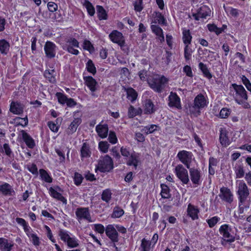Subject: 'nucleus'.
<instances>
[{"instance_id":"obj_1","label":"nucleus","mask_w":251,"mask_h":251,"mask_svg":"<svg viewBox=\"0 0 251 251\" xmlns=\"http://www.w3.org/2000/svg\"><path fill=\"white\" fill-rule=\"evenodd\" d=\"M168 79L164 75H155L148 80L150 87L155 92L161 93L168 83Z\"/></svg>"},{"instance_id":"obj_2","label":"nucleus","mask_w":251,"mask_h":251,"mask_svg":"<svg viewBox=\"0 0 251 251\" xmlns=\"http://www.w3.org/2000/svg\"><path fill=\"white\" fill-rule=\"evenodd\" d=\"M236 230L235 228H232L227 224H224L220 226L219 231L225 241L232 243L237 239Z\"/></svg>"},{"instance_id":"obj_3","label":"nucleus","mask_w":251,"mask_h":251,"mask_svg":"<svg viewBox=\"0 0 251 251\" xmlns=\"http://www.w3.org/2000/svg\"><path fill=\"white\" fill-rule=\"evenodd\" d=\"M206 106L207 101L205 98L200 94L195 97L193 104L189 106V111L191 114L198 116L200 114V110Z\"/></svg>"},{"instance_id":"obj_4","label":"nucleus","mask_w":251,"mask_h":251,"mask_svg":"<svg viewBox=\"0 0 251 251\" xmlns=\"http://www.w3.org/2000/svg\"><path fill=\"white\" fill-rule=\"evenodd\" d=\"M232 86L235 92L233 97L236 102L239 104L244 103L248 100V96L244 87L236 84H233Z\"/></svg>"},{"instance_id":"obj_5","label":"nucleus","mask_w":251,"mask_h":251,"mask_svg":"<svg viewBox=\"0 0 251 251\" xmlns=\"http://www.w3.org/2000/svg\"><path fill=\"white\" fill-rule=\"evenodd\" d=\"M113 168L112 158L108 155L101 157L98 161L96 170H99L101 172H109Z\"/></svg>"},{"instance_id":"obj_6","label":"nucleus","mask_w":251,"mask_h":251,"mask_svg":"<svg viewBox=\"0 0 251 251\" xmlns=\"http://www.w3.org/2000/svg\"><path fill=\"white\" fill-rule=\"evenodd\" d=\"M237 194L241 203H244L250 195L249 189L246 183L243 180H237Z\"/></svg>"},{"instance_id":"obj_7","label":"nucleus","mask_w":251,"mask_h":251,"mask_svg":"<svg viewBox=\"0 0 251 251\" xmlns=\"http://www.w3.org/2000/svg\"><path fill=\"white\" fill-rule=\"evenodd\" d=\"M175 173L183 184H187L188 183L189 178L188 171L182 165H177L175 168Z\"/></svg>"},{"instance_id":"obj_8","label":"nucleus","mask_w":251,"mask_h":251,"mask_svg":"<svg viewBox=\"0 0 251 251\" xmlns=\"http://www.w3.org/2000/svg\"><path fill=\"white\" fill-rule=\"evenodd\" d=\"M177 157L188 169H190L192 162V153L186 151H181L177 154Z\"/></svg>"},{"instance_id":"obj_9","label":"nucleus","mask_w":251,"mask_h":251,"mask_svg":"<svg viewBox=\"0 0 251 251\" xmlns=\"http://www.w3.org/2000/svg\"><path fill=\"white\" fill-rule=\"evenodd\" d=\"M109 37L113 43L118 44L121 48L125 46V38L121 32L114 30L109 35Z\"/></svg>"},{"instance_id":"obj_10","label":"nucleus","mask_w":251,"mask_h":251,"mask_svg":"<svg viewBox=\"0 0 251 251\" xmlns=\"http://www.w3.org/2000/svg\"><path fill=\"white\" fill-rule=\"evenodd\" d=\"M189 170V173L190 176V179L194 184L196 186L200 185L201 183V176L202 175L201 171L198 169L195 168H190Z\"/></svg>"},{"instance_id":"obj_11","label":"nucleus","mask_w":251,"mask_h":251,"mask_svg":"<svg viewBox=\"0 0 251 251\" xmlns=\"http://www.w3.org/2000/svg\"><path fill=\"white\" fill-rule=\"evenodd\" d=\"M219 197L223 201L228 203H231L233 201L232 192L229 189L226 187L220 188Z\"/></svg>"},{"instance_id":"obj_12","label":"nucleus","mask_w":251,"mask_h":251,"mask_svg":"<svg viewBox=\"0 0 251 251\" xmlns=\"http://www.w3.org/2000/svg\"><path fill=\"white\" fill-rule=\"evenodd\" d=\"M105 233L106 235L113 242V246L117 250V247L115 244V242H117L119 240L118 233L113 226L111 225H108L105 229Z\"/></svg>"},{"instance_id":"obj_13","label":"nucleus","mask_w":251,"mask_h":251,"mask_svg":"<svg viewBox=\"0 0 251 251\" xmlns=\"http://www.w3.org/2000/svg\"><path fill=\"white\" fill-rule=\"evenodd\" d=\"M211 10L206 6H201L197 11L196 13H193L192 16L195 20L199 21L201 18L205 19L210 14Z\"/></svg>"},{"instance_id":"obj_14","label":"nucleus","mask_w":251,"mask_h":251,"mask_svg":"<svg viewBox=\"0 0 251 251\" xmlns=\"http://www.w3.org/2000/svg\"><path fill=\"white\" fill-rule=\"evenodd\" d=\"M75 214L78 221L85 219L89 222H91V216L89 208L87 207H80L77 208L75 211Z\"/></svg>"},{"instance_id":"obj_15","label":"nucleus","mask_w":251,"mask_h":251,"mask_svg":"<svg viewBox=\"0 0 251 251\" xmlns=\"http://www.w3.org/2000/svg\"><path fill=\"white\" fill-rule=\"evenodd\" d=\"M56 46L50 41H47L44 46V50L46 55L49 58H52L55 57L56 54Z\"/></svg>"},{"instance_id":"obj_16","label":"nucleus","mask_w":251,"mask_h":251,"mask_svg":"<svg viewBox=\"0 0 251 251\" xmlns=\"http://www.w3.org/2000/svg\"><path fill=\"white\" fill-rule=\"evenodd\" d=\"M169 105L170 107H175L178 109L181 108L180 100L175 93L171 92L169 96Z\"/></svg>"},{"instance_id":"obj_17","label":"nucleus","mask_w":251,"mask_h":251,"mask_svg":"<svg viewBox=\"0 0 251 251\" xmlns=\"http://www.w3.org/2000/svg\"><path fill=\"white\" fill-rule=\"evenodd\" d=\"M228 132L225 128H220V133L219 136V140L220 143L224 147H227L228 146L230 142L227 136Z\"/></svg>"},{"instance_id":"obj_18","label":"nucleus","mask_w":251,"mask_h":251,"mask_svg":"<svg viewBox=\"0 0 251 251\" xmlns=\"http://www.w3.org/2000/svg\"><path fill=\"white\" fill-rule=\"evenodd\" d=\"M0 192L4 196H13L15 194L12 187L6 182L0 185Z\"/></svg>"},{"instance_id":"obj_19","label":"nucleus","mask_w":251,"mask_h":251,"mask_svg":"<svg viewBox=\"0 0 251 251\" xmlns=\"http://www.w3.org/2000/svg\"><path fill=\"white\" fill-rule=\"evenodd\" d=\"M126 164L128 166H133L136 170L140 163L139 154L136 153H131V155L127 158Z\"/></svg>"},{"instance_id":"obj_20","label":"nucleus","mask_w":251,"mask_h":251,"mask_svg":"<svg viewBox=\"0 0 251 251\" xmlns=\"http://www.w3.org/2000/svg\"><path fill=\"white\" fill-rule=\"evenodd\" d=\"M96 130L98 135L101 138H105L107 136L108 127L106 124H99L96 127Z\"/></svg>"},{"instance_id":"obj_21","label":"nucleus","mask_w":251,"mask_h":251,"mask_svg":"<svg viewBox=\"0 0 251 251\" xmlns=\"http://www.w3.org/2000/svg\"><path fill=\"white\" fill-rule=\"evenodd\" d=\"M83 78L85 81V84L89 88L90 91L92 92H94L96 91V86L97 84L96 80L93 78L92 76H84Z\"/></svg>"},{"instance_id":"obj_22","label":"nucleus","mask_w":251,"mask_h":251,"mask_svg":"<svg viewBox=\"0 0 251 251\" xmlns=\"http://www.w3.org/2000/svg\"><path fill=\"white\" fill-rule=\"evenodd\" d=\"M143 111L145 114H151L154 112V105L151 100H146L143 104Z\"/></svg>"},{"instance_id":"obj_23","label":"nucleus","mask_w":251,"mask_h":251,"mask_svg":"<svg viewBox=\"0 0 251 251\" xmlns=\"http://www.w3.org/2000/svg\"><path fill=\"white\" fill-rule=\"evenodd\" d=\"M81 123V119L79 118H75L71 123L66 132L69 135L72 134L75 132L78 126Z\"/></svg>"},{"instance_id":"obj_24","label":"nucleus","mask_w":251,"mask_h":251,"mask_svg":"<svg viewBox=\"0 0 251 251\" xmlns=\"http://www.w3.org/2000/svg\"><path fill=\"white\" fill-rule=\"evenodd\" d=\"M21 132L22 138L27 146L30 149L33 148L35 146V143L32 137L24 130H22Z\"/></svg>"},{"instance_id":"obj_25","label":"nucleus","mask_w":251,"mask_h":251,"mask_svg":"<svg viewBox=\"0 0 251 251\" xmlns=\"http://www.w3.org/2000/svg\"><path fill=\"white\" fill-rule=\"evenodd\" d=\"M24 107L20 103L12 102L11 103L10 111L13 114L20 115L23 112Z\"/></svg>"},{"instance_id":"obj_26","label":"nucleus","mask_w":251,"mask_h":251,"mask_svg":"<svg viewBox=\"0 0 251 251\" xmlns=\"http://www.w3.org/2000/svg\"><path fill=\"white\" fill-rule=\"evenodd\" d=\"M151 31L156 36H158V39L161 42H163L165 40L164 36L163 35V30L158 25H152L151 26Z\"/></svg>"},{"instance_id":"obj_27","label":"nucleus","mask_w":251,"mask_h":251,"mask_svg":"<svg viewBox=\"0 0 251 251\" xmlns=\"http://www.w3.org/2000/svg\"><path fill=\"white\" fill-rule=\"evenodd\" d=\"M188 214L193 220L197 219L198 218V213L199 210L197 207L189 204L187 208Z\"/></svg>"},{"instance_id":"obj_28","label":"nucleus","mask_w":251,"mask_h":251,"mask_svg":"<svg viewBox=\"0 0 251 251\" xmlns=\"http://www.w3.org/2000/svg\"><path fill=\"white\" fill-rule=\"evenodd\" d=\"M91 154V152L89 145L86 143H84L80 149V156L81 159H82L84 158L90 157Z\"/></svg>"},{"instance_id":"obj_29","label":"nucleus","mask_w":251,"mask_h":251,"mask_svg":"<svg viewBox=\"0 0 251 251\" xmlns=\"http://www.w3.org/2000/svg\"><path fill=\"white\" fill-rule=\"evenodd\" d=\"M49 192L50 196L53 198L61 201L64 203H66V199L61 195V194L57 192L52 187H50L49 189Z\"/></svg>"},{"instance_id":"obj_30","label":"nucleus","mask_w":251,"mask_h":251,"mask_svg":"<svg viewBox=\"0 0 251 251\" xmlns=\"http://www.w3.org/2000/svg\"><path fill=\"white\" fill-rule=\"evenodd\" d=\"M125 90L126 92L127 98L131 102L135 100L137 98V93L132 88L129 87L127 88H125Z\"/></svg>"},{"instance_id":"obj_31","label":"nucleus","mask_w":251,"mask_h":251,"mask_svg":"<svg viewBox=\"0 0 251 251\" xmlns=\"http://www.w3.org/2000/svg\"><path fill=\"white\" fill-rule=\"evenodd\" d=\"M10 44L5 39L0 40V52L2 54H6L9 51Z\"/></svg>"},{"instance_id":"obj_32","label":"nucleus","mask_w":251,"mask_h":251,"mask_svg":"<svg viewBox=\"0 0 251 251\" xmlns=\"http://www.w3.org/2000/svg\"><path fill=\"white\" fill-rule=\"evenodd\" d=\"M182 35V39L184 44L185 45L190 44L192 37L191 35L190 30L189 29H183Z\"/></svg>"},{"instance_id":"obj_33","label":"nucleus","mask_w":251,"mask_h":251,"mask_svg":"<svg viewBox=\"0 0 251 251\" xmlns=\"http://www.w3.org/2000/svg\"><path fill=\"white\" fill-rule=\"evenodd\" d=\"M39 174L41 176V178L42 180L45 181L47 183H51L52 181V177L49 175L48 172L43 169L39 170Z\"/></svg>"},{"instance_id":"obj_34","label":"nucleus","mask_w":251,"mask_h":251,"mask_svg":"<svg viewBox=\"0 0 251 251\" xmlns=\"http://www.w3.org/2000/svg\"><path fill=\"white\" fill-rule=\"evenodd\" d=\"M96 8L99 19L100 20H106L107 19V15L103 7L100 5H97Z\"/></svg>"},{"instance_id":"obj_35","label":"nucleus","mask_w":251,"mask_h":251,"mask_svg":"<svg viewBox=\"0 0 251 251\" xmlns=\"http://www.w3.org/2000/svg\"><path fill=\"white\" fill-rule=\"evenodd\" d=\"M55 71L54 70H46L44 74V76L51 83L55 82Z\"/></svg>"},{"instance_id":"obj_36","label":"nucleus","mask_w":251,"mask_h":251,"mask_svg":"<svg viewBox=\"0 0 251 251\" xmlns=\"http://www.w3.org/2000/svg\"><path fill=\"white\" fill-rule=\"evenodd\" d=\"M161 191L160 194L163 199H169L171 197L169 187L164 184H161Z\"/></svg>"},{"instance_id":"obj_37","label":"nucleus","mask_w":251,"mask_h":251,"mask_svg":"<svg viewBox=\"0 0 251 251\" xmlns=\"http://www.w3.org/2000/svg\"><path fill=\"white\" fill-rule=\"evenodd\" d=\"M236 177L237 178H241L245 176V171L244 167L242 165H238L234 168Z\"/></svg>"},{"instance_id":"obj_38","label":"nucleus","mask_w":251,"mask_h":251,"mask_svg":"<svg viewBox=\"0 0 251 251\" xmlns=\"http://www.w3.org/2000/svg\"><path fill=\"white\" fill-rule=\"evenodd\" d=\"M199 67L205 77L208 79L212 78V75L205 64L202 62H200Z\"/></svg>"},{"instance_id":"obj_39","label":"nucleus","mask_w":251,"mask_h":251,"mask_svg":"<svg viewBox=\"0 0 251 251\" xmlns=\"http://www.w3.org/2000/svg\"><path fill=\"white\" fill-rule=\"evenodd\" d=\"M152 23L165 25L166 24V20L161 13L157 12L156 13L155 19Z\"/></svg>"},{"instance_id":"obj_40","label":"nucleus","mask_w":251,"mask_h":251,"mask_svg":"<svg viewBox=\"0 0 251 251\" xmlns=\"http://www.w3.org/2000/svg\"><path fill=\"white\" fill-rule=\"evenodd\" d=\"M157 126L155 125H151L148 126H144L142 129V132L146 133L147 134H151L157 130Z\"/></svg>"},{"instance_id":"obj_41","label":"nucleus","mask_w":251,"mask_h":251,"mask_svg":"<svg viewBox=\"0 0 251 251\" xmlns=\"http://www.w3.org/2000/svg\"><path fill=\"white\" fill-rule=\"evenodd\" d=\"M124 214V211L123 209L119 207H116L114 208L111 217L114 218H118L122 217Z\"/></svg>"},{"instance_id":"obj_42","label":"nucleus","mask_w":251,"mask_h":251,"mask_svg":"<svg viewBox=\"0 0 251 251\" xmlns=\"http://www.w3.org/2000/svg\"><path fill=\"white\" fill-rule=\"evenodd\" d=\"M84 5L87 9L89 15L91 16H94L95 13V10L92 4L88 0H86Z\"/></svg>"},{"instance_id":"obj_43","label":"nucleus","mask_w":251,"mask_h":251,"mask_svg":"<svg viewBox=\"0 0 251 251\" xmlns=\"http://www.w3.org/2000/svg\"><path fill=\"white\" fill-rule=\"evenodd\" d=\"M111 194L109 189L104 190L101 195V199L106 202H109L111 199Z\"/></svg>"},{"instance_id":"obj_44","label":"nucleus","mask_w":251,"mask_h":251,"mask_svg":"<svg viewBox=\"0 0 251 251\" xmlns=\"http://www.w3.org/2000/svg\"><path fill=\"white\" fill-rule=\"evenodd\" d=\"M86 68L87 71L92 73L93 75H95L96 73V67L93 62V61L89 59L86 64Z\"/></svg>"},{"instance_id":"obj_45","label":"nucleus","mask_w":251,"mask_h":251,"mask_svg":"<svg viewBox=\"0 0 251 251\" xmlns=\"http://www.w3.org/2000/svg\"><path fill=\"white\" fill-rule=\"evenodd\" d=\"M59 236L61 239L64 242H67L71 237L69 234V232L63 229H60L59 231Z\"/></svg>"},{"instance_id":"obj_46","label":"nucleus","mask_w":251,"mask_h":251,"mask_svg":"<svg viewBox=\"0 0 251 251\" xmlns=\"http://www.w3.org/2000/svg\"><path fill=\"white\" fill-rule=\"evenodd\" d=\"M13 243H8L7 239L6 241L3 242V244L0 246V249L1 251H10L12 248L13 247Z\"/></svg>"},{"instance_id":"obj_47","label":"nucleus","mask_w":251,"mask_h":251,"mask_svg":"<svg viewBox=\"0 0 251 251\" xmlns=\"http://www.w3.org/2000/svg\"><path fill=\"white\" fill-rule=\"evenodd\" d=\"M220 218L217 216H214L211 218L206 220L207 224L210 227H214L217 223L220 221Z\"/></svg>"},{"instance_id":"obj_48","label":"nucleus","mask_w":251,"mask_h":251,"mask_svg":"<svg viewBox=\"0 0 251 251\" xmlns=\"http://www.w3.org/2000/svg\"><path fill=\"white\" fill-rule=\"evenodd\" d=\"M83 177L82 176L78 173L75 172V173L74 180V183L76 186H79L82 182Z\"/></svg>"},{"instance_id":"obj_49","label":"nucleus","mask_w":251,"mask_h":251,"mask_svg":"<svg viewBox=\"0 0 251 251\" xmlns=\"http://www.w3.org/2000/svg\"><path fill=\"white\" fill-rule=\"evenodd\" d=\"M109 146V144L106 141H101L99 144L100 150L104 153H106L108 151Z\"/></svg>"},{"instance_id":"obj_50","label":"nucleus","mask_w":251,"mask_h":251,"mask_svg":"<svg viewBox=\"0 0 251 251\" xmlns=\"http://www.w3.org/2000/svg\"><path fill=\"white\" fill-rule=\"evenodd\" d=\"M15 121L18 125H21L23 126H25L28 124V119L27 116L24 118L17 117L15 119Z\"/></svg>"},{"instance_id":"obj_51","label":"nucleus","mask_w":251,"mask_h":251,"mask_svg":"<svg viewBox=\"0 0 251 251\" xmlns=\"http://www.w3.org/2000/svg\"><path fill=\"white\" fill-rule=\"evenodd\" d=\"M56 96L60 103L64 104L66 103L68 98L64 94L58 92L56 94Z\"/></svg>"},{"instance_id":"obj_52","label":"nucleus","mask_w":251,"mask_h":251,"mask_svg":"<svg viewBox=\"0 0 251 251\" xmlns=\"http://www.w3.org/2000/svg\"><path fill=\"white\" fill-rule=\"evenodd\" d=\"M83 48L84 50H87L90 52H93L94 50V48L91 43L88 40H84L83 42Z\"/></svg>"},{"instance_id":"obj_53","label":"nucleus","mask_w":251,"mask_h":251,"mask_svg":"<svg viewBox=\"0 0 251 251\" xmlns=\"http://www.w3.org/2000/svg\"><path fill=\"white\" fill-rule=\"evenodd\" d=\"M68 246L70 248H75L78 246L77 240L75 238L70 237L67 242Z\"/></svg>"},{"instance_id":"obj_54","label":"nucleus","mask_w":251,"mask_h":251,"mask_svg":"<svg viewBox=\"0 0 251 251\" xmlns=\"http://www.w3.org/2000/svg\"><path fill=\"white\" fill-rule=\"evenodd\" d=\"M192 52V50L189 47V45H185L184 48V57L186 60L190 59Z\"/></svg>"},{"instance_id":"obj_55","label":"nucleus","mask_w":251,"mask_h":251,"mask_svg":"<svg viewBox=\"0 0 251 251\" xmlns=\"http://www.w3.org/2000/svg\"><path fill=\"white\" fill-rule=\"evenodd\" d=\"M67 46L79 48V42L75 38H70L67 42L66 46Z\"/></svg>"},{"instance_id":"obj_56","label":"nucleus","mask_w":251,"mask_h":251,"mask_svg":"<svg viewBox=\"0 0 251 251\" xmlns=\"http://www.w3.org/2000/svg\"><path fill=\"white\" fill-rule=\"evenodd\" d=\"M138 112L132 105H130L128 109V116L129 118H133L137 115Z\"/></svg>"},{"instance_id":"obj_57","label":"nucleus","mask_w":251,"mask_h":251,"mask_svg":"<svg viewBox=\"0 0 251 251\" xmlns=\"http://www.w3.org/2000/svg\"><path fill=\"white\" fill-rule=\"evenodd\" d=\"M109 141L112 144H116L117 142V138L114 132L110 131L108 136Z\"/></svg>"},{"instance_id":"obj_58","label":"nucleus","mask_w":251,"mask_h":251,"mask_svg":"<svg viewBox=\"0 0 251 251\" xmlns=\"http://www.w3.org/2000/svg\"><path fill=\"white\" fill-rule=\"evenodd\" d=\"M141 247L142 248V251H148L150 247L148 241H147L145 238L143 239L142 240Z\"/></svg>"},{"instance_id":"obj_59","label":"nucleus","mask_w":251,"mask_h":251,"mask_svg":"<svg viewBox=\"0 0 251 251\" xmlns=\"http://www.w3.org/2000/svg\"><path fill=\"white\" fill-rule=\"evenodd\" d=\"M28 170L32 174L37 176L38 175V169L36 165L34 164L27 166Z\"/></svg>"},{"instance_id":"obj_60","label":"nucleus","mask_w":251,"mask_h":251,"mask_svg":"<svg viewBox=\"0 0 251 251\" xmlns=\"http://www.w3.org/2000/svg\"><path fill=\"white\" fill-rule=\"evenodd\" d=\"M29 238H31L32 240V243L35 246H39L40 244L39 238V237L35 234H32L31 235H29Z\"/></svg>"},{"instance_id":"obj_61","label":"nucleus","mask_w":251,"mask_h":251,"mask_svg":"<svg viewBox=\"0 0 251 251\" xmlns=\"http://www.w3.org/2000/svg\"><path fill=\"white\" fill-rule=\"evenodd\" d=\"M121 154L124 157H125L126 158V159L131 154L130 153L129 150L124 147H122L121 148Z\"/></svg>"},{"instance_id":"obj_62","label":"nucleus","mask_w":251,"mask_h":251,"mask_svg":"<svg viewBox=\"0 0 251 251\" xmlns=\"http://www.w3.org/2000/svg\"><path fill=\"white\" fill-rule=\"evenodd\" d=\"M48 7L50 11L54 12L57 10V5L53 2L50 1L48 3Z\"/></svg>"},{"instance_id":"obj_63","label":"nucleus","mask_w":251,"mask_h":251,"mask_svg":"<svg viewBox=\"0 0 251 251\" xmlns=\"http://www.w3.org/2000/svg\"><path fill=\"white\" fill-rule=\"evenodd\" d=\"M229 114V111L226 108H224L221 109L220 112V117L221 118H226Z\"/></svg>"},{"instance_id":"obj_64","label":"nucleus","mask_w":251,"mask_h":251,"mask_svg":"<svg viewBox=\"0 0 251 251\" xmlns=\"http://www.w3.org/2000/svg\"><path fill=\"white\" fill-rule=\"evenodd\" d=\"M95 230L100 234H102L105 230L104 227L101 224H95L94 225Z\"/></svg>"}]
</instances>
